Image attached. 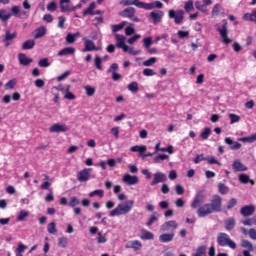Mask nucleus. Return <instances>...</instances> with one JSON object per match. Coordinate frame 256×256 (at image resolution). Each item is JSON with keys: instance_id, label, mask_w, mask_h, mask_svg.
Returning a JSON list of instances; mask_svg holds the SVG:
<instances>
[{"instance_id": "obj_19", "label": "nucleus", "mask_w": 256, "mask_h": 256, "mask_svg": "<svg viewBox=\"0 0 256 256\" xmlns=\"http://www.w3.org/2000/svg\"><path fill=\"white\" fill-rule=\"evenodd\" d=\"M177 227H178L177 221L170 220L162 224L161 231H169V229H173V231H175Z\"/></svg>"}, {"instance_id": "obj_59", "label": "nucleus", "mask_w": 256, "mask_h": 256, "mask_svg": "<svg viewBox=\"0 0 256 256\" xmlns=\"http://www.w3.org/2000/svg\"><path fill=\"white\" fill-rule=\"evenodd\" d=\"M47 11H50L51 13L57 11V2H50L47 5Z\"/></svg>"}, {"instance_id": "obj_39", "label": "nucleus", "mask_w": 256, "mask_h": 256, "mask_svg": "<svg viewBox=\"0 0 256 256\" xmlns=\"http://www.w3.org/2000/svg\"><path fill=\"white\" fill-rule=\"evenodd\" d=\"M157 63V58L156 57H151L148 60H145L142 65L144 67H153Z\"/></svg>"}, {"instance_id": "obj_13", "label": "nucleus", "mask_w": 256, "mask_h": 256, "mask_svg": "<svg viewBox=\"0 0 256 256\" xmlns=\"http://www.w3.org/2000/svg\"><path fill=\"white\" fill-rule=\"evenodd\" d=\"M122 181L123 183H125L126 185H137V183H139V177L137 176H131L130 174H125L122 177Z\"/></svg>"}, {"instance_id": "obj_44", "label": "nucleus", "mask_w": 256, "mask_h": 256, "mask_svg": "<svg viewBox=\"0 0 256 256\" xmlns=\"http://www.w3.org/2000/svg\"><path fill=\"white\" fill-rule=\"evenodd\" d=\"M141 239H146V240L155 239V235L152 232H149L147 230H143Z\"/></svg>"}, {"instance_id": "obj_62", "label": "nucleus", "mask_w": 256, "mask_h": 256, "mask_svg": "<svg viewBox=\"0 0 256 256\" xmlns=\"http://www.w3.org/2000/svg\"><path fill=\"white\" fill-rule=\"evenodd\" d=\"M39 67H49V59L43 58L38 62Z\"/></svg>"}, {"instance_id": "obj_22", "label": "nucleus", "mask_w": 256, "mask_h": 256, "mask_svg": "<svg viewBox=\"0 0 256 256\" xmlns=\"http://www.w3.org/2000/svg\"><path fill=\"white\" fill-rule=\"evenodd\" d=\"M67 55H75V48L66 47L58 52V57H65Z\"/></svg>"}, {"instance_id": "obj_3", "label": "nucleus", "mask_w": 256, "mask_h": 256, "mask_svg": "<svg viewBox=\"0 0 256 256\" xmlns=\"http://www.w3.org/2000/svg\"><path fill=\"white\" fill-rule=\"evenodd\" d=\"M133 205H135V201L129 200L125 203H120L117 205L115 209H113L109 216L110 217H117L119 215H127L133 209Z\"/></svg>"}, {"instance_id": "obj_8", "label": "nucleus", "mask_w": 256, "mask_h": 256, "mask_svg": "<svg viewBox=\"0 0 256 256\" xmlns=\"http://www.w3.org/2000/svg\"><path fill=\"white\" fill-rule=\"evenodd\" d=\"M91 168H84L83 170L79 171L76 175L77 181L80 183H87L91 179Z\"/></svg>"}, {"instance_id": "obj_1", "label": "nucleus", "mask_w": 256, "mask_h": 256, "mask_svg": "<svg viewBox=\"0 0 256 256\" xmlns=\"http://www.w3.org/2000/svg\"><path fill=\"white\" fill-rule=\"evenodd\" d=\"M223 207V198L219 194L212 196L210 203L203 204L197 207L198 217H207L212 213H221Z\"/></svg>"}, {"instance_id": "obj_38", "label": "nucleus", "mask_w": 256, "mask_h": 256, "mask_svg": "<svg viewBox=\"0 0 256 256\" xmlns=\"http://www.w3.org/2000/svg\"><path fill=\"white\" fill-rule=\"evenodd\" d=\"M95 196L100 197V199H103V197L105 196V191L98 189L89 193V197H95Z\"/></svg>"}, {"instance_id": "obj_14", "label": "nucleus", "mask_w": 256, "mask_h": 256, "mask_svg": "<svg viewBox=\"0 0 256 256\" xmlns=\"http://www.w3.org/2000/svg\"><path fill=\"white\" fill-rule=\"evenodd\" d=\"M18 61H19V65H23V67H29V64L33 63V58L27 57V55L24 53H19Z\"/></svg>"}, {"instance_id": "obj_27", "label": "nucleus", "mask_w": 256, "mask_h": 256, "mask_svg": "<svg viewBox=\"0 0 256 256\" xmlns=\"http://www.w3.org/2000/svg\"><path fill=\"white\" fill-rule=\"evenodd\" d=\"M159 217H161V215L158 212H153L149 220L146 222L147 227H151L153 223L159 221Z\"/></svg>"}, {"instance_id": "obj_45", "label": "nucleus", "mask_w": 256, "mask_h": 256, "mask_svg": "<svg viewBox=\"0 0 256 256\" xmlns=\"http://www.w3.org/2000/svg\"><path fill=\"white\" fill-rule=\"evenodd\" d=\"M47 231L48 233H50V235H55V233H57V226L55 222H51L48 224Z\"/></svg>"}, {"instance_id": "obj_61", "label": "nucleus", "mask_w": 256, "mask_h": 256, "mask_svg": "<svg viewBox=\"0 0 256 256\" xmlns=\"http://www.w3.org/2000/svg\"><path fill=\"white\" fill-rule=\"evenodd\" d=\"M184 9H185L186 13H189V11H191V9H193V0H188L187 2H185Z\"/></svg>"}, {"instance_id": "obj_48", "label": "nucleus", "mask_w": 256, "mask_h": 256, "mask_svg": "<svg viewBox=\"0 0 256 256\" xmlns=\"http://www.w3.org/2000/svg\"><path fill=\"white\" fill-rule=\"evenodd\" d=\"M11 14H7L5 9H0V19L1 21H9Z\"/></svg>"}, {"instance_id": "obj_34", "label": "nucleus", "mask_w": 256, "mask_h": 256, "mask_svg": "<svg viewBox=\"0 0 256 256\" xmlns=\"http://www.w3.org/2000/svg\"><path fill=\"white\" fill-rule=\"evenodd\" d=\"M210 135H211V128L209 127H205L204 130L200 133V137L201 139H203V141H207Z\"/></svg>"}, {"instance_id": "obj_12", "label": "nucleus", "mask_w": 256, "mask_h": 256, "mask_svg": "<svg viewBox=\"0 0 256 256\" xmlns=\"http://www.w3.org/2000/svg\"><path fill=\"white\" fill-rule=\"evenodd\" d=\"M165 181H167V176H165V174L162 172H156L150 185L153 187L158 185V183H165Z\"/></svg>"}, {"instance_id": "obj_57", "label": "nucleus", "mask_w": 256, "mask_h": 256, "mask_svg": "<svg viewBox=\"0 0 256 256\" xmlns=\"http://www.w3.org/2000/svg\"><path fill=\"white\" fill-rule=\"evenodd\" d=\"M58 246L62 247V249H65V247H67V237H60L58 239Z\"/></svg>"}, {"instance_id": "obj_20", "label": "nucleus", "mask_w": 256, "mask_h": 256, "mask_svg": "<svg viewBox=\"0 0 256 256\" xmlns=\"http://www.w3.org/2000/svg\"><path fill=\"white\" fill-rule=\"evenodd\" d=\"M224 143H226V145H230V149H232V151H239V149L241 148V143L234 142L231 137H226L224 139Z\"/></svg>"}, {"instance_id": "obj_16", "label": "nucleus", "mask_w": 256, "mask_h": 256, "mask_svg": "<svg viewBox=\"0 0 256 256\" xmlns=\"http://www.w3.org/2000/svg\"><path fill=\"white\" fill-rule=\"evenodd\" d=\"M125 247H126V249H134V251H141L143 244L139 240H132V241H129L125 245Z\"/></svg>"}, {"instance_id": "obj_50", "label": "nucleus", "mask_w": 256, "mask_h": 256, "mask_svg": "<svg viewBox=\"0 0 256 256\" xmlns=\"http://www.w3.org/2000/svg\"><path fill=\"white\" fill-rule=\"evenodd\" d=\"M206 161L209 165H219L221 166V162L215 158V156L212 157H206Z\"/></svg>"}, {"instance_id": "obj_28", "label": "nucleus", "mask_w": 256, "mask_h": 256, "mask_svg": "<svg viewBox=\"0 0 256 256\" xmlns=\"http://www.w3.org/2000/svg\"><path fill=\"white\" fill-rule=\"evenodd\" d=\"M240 183H243L244 185H247V183H251V185H255V182L249 178V175L247 174H240L238 177Z\"/></svg>"}, {"instance_id": "obj_7", "label": "nucleus", "mask_w": 256, "mask_h": 256, "mask_svg": "<svg viewBox=\"0 0 256 256\" xmlns=\"http://www.w3.org/2000/svg\"><path fill=\"white\" fill-rule=\"evenodd\" d=\"M136 10L133 7H127L123 11L120 12L121 17H124L126 19H130L131 21H134L135 23H139V18L135 16Z\"/></svg>"}, {"instance_id": "obj_40", "label": "nucleus", "mask_w": 256, "mask_h": 256, "mask_svg": "<svg viewBox=\"0 0 256 256\" xmlns=\"http://www.w3.org/2000/svg\"><path fill=\"white\" fill-rule=\"evenodd\" d=\"M5 41H13V39H17V33L7 30L5 35H4Z\"/></svg>"}, {"instance_id": "obj_26", "label": "nucleus", "mask_w": 256, "mask_h": 256, "mask_svg": "<svg viewBox=\"0 0 256 256\" xmlns=\"http://www.w3.org/2000/svg\"><path fill=\"white\" fill-rule=\"evenodd\" d=\"M234 171H247V166L242 164L240 160H235L232 164Z\"/></svg>"}, {"instance_id": "obj_4", "label": "nucleus", "mask_w": 256, "mask_h": 256, "mask_svg": "<svg viewBox=\"0 0 256 256\" xmlns=\"http://www.w3.org/2000/svg\"><path fill=\"white\" fill-rule=\"evenodd\" d=\"M217 244L219 247H229L230 249H237V243L235 241L231 240V237H229V234L221 232L217 235Z\"/></svg>"}, {"instance_id": "obj_24", "label": "nucleus", "mask_w": 256, "mask_h": 256, "mask_svg": "<svg viewBox=\"0 0 256 256\" xmlns=\"http://www.w3.org/2000/svg\"><path fill=\"white\" fill-rule=\"evenodd\" d=\"M81 35V33L80 32H76V33H68L67 35H66V43H68V44H73V43H75L76 41H77V37H79Z\"/></svg>"}, {"instance_id": "obj_49", "label": "nucleus", "mask_w": 256, "mask_h": 256, "mask_svg": "<svg viewBox=\"0 0 256 256\" xmlns=\"http://www.w3.org/2000/svg\"><path fill=\"white\" fill-rule=\"evenodd\" d=\"M165 159H169V155L167 154H159L153 159L154 163H161V161H165Z\"/></svg>"}, {"instance_id": "obj_2", "label": "nucleus", "mask_w": 256, "mask_h": 256, "mask_svg": "<svg viewBox=\"0 0 256 256\" xmlns=\"http://www.w3.org/2000/svg\"><path fill=\"white\" fill-rule=\"evenodd\" d=\"M124 5H135L138 9H145L146 11H151V9H163V3L159 0L155 1L154 3H145L139 0H128L121 2Z\"/></svg>"}, {"instance_id": "obj_9", "label": "nucleus", "mask_w": 256, "mask_h": 256, "mask_svg": "<svg viewBox=\"0 0 256 256\" xmlns=\"http://www.w3.org/2000/svg\"><path fill=\"white\" fill-rule=\"evenodd\" d=\"M201 203H205V192L203 191H199L198 193H196L190 207L192 209H197L199 205H201Z\"/></svg>"}, {"instance_id": "obj_32", "label": "nucleus", "mask_w": 256, "mask_h": 256, "mask_svg": "<svg viewBox=\"0 0 256 256\" xmlns=\"http://www.w3.org/2000/svg\"><path fill=\"white\" fill-rule=\"evenodd\" d=\"M238 141H241V143H255L256 133H254V134H252L251 136H248V137L239 138Z\"/></svg>"}, {"instance_id": "obj_17", "label": "nucleus", "mask_w": 256, "mask_h": 256, "mask_svg": "<svg viewBox=\"0 0 256 256\" xmlns=\"http://www.w3.org/2000/svg\"><path fill=\"white\" fill-rule=\"evenodd\" d=\"M255 213V206L249 205L244 206L240 209V214L243 215V217H251Z\"/></svg>"}, {"instance_id": "obj_18", "label": "nucleus", "mask_w": 256, "mask_h": 256, "mask_svg": "<svg viewBox=\"0 0 256 256\" xmlns=\"http://www.w3.org/2000/svg\"><path fill=\"white\" fill-rule=\"evenodd\" d=\"M175 239V232L164 233L159 236L160 243H171Z\"/></svg>"}, {"instance_id": "obj_52", "label": "nucleus", "mask_w": 256, "mask_h": 256, "mask_svg": "<svg viewBox=\"0 0 256 256\" xmlns=\"http://www.w3.org/2000/svg\"><path fill=\"white\" fill-rule=\"evenodd\" d=\"M15 85H17V80L11 79V80H9V81L5 84V89H6V90L15 89Z\"/></svg>"}, {"instance_id": "obj_25", "label": "nucleus", "mask_w": 256, "mask_h": 256, "mask_svg": "<svg viewBox=\"0 0 256 256\" xmlns=\"http://www.w3.org/2000/svg\"><path fill=\"white\" fill-rule=\"evenodd\" d=\"M224 225H225L226 231H233V229H235V225H236L235 218H228L225 221Z\"/></svg>"}, {"instance_id": "obj_60", "label": "nucleus", "mask_w": 256, "mask_h": 256, "mask_svg": "<svg viewBox=\"0 0 256 256\" xmlns=\"http://www.w3.org/2000/svg\"><path fill=\"white\" fill-rule=\"evenodd\" d=\"M143 75L145 77H153V75H155V71L153 69H151V68H145L143 70Z\"/></svg>"}, {"instance_id": "obj_47", "label": "nucleus", "mask_w": 256, "mask_h": 256, "mask_svg": "<svg viewBox=\"0 0 256 256\" xmlns=\"http://www.w3.org/2000/svg\"><path fill=\"white\" fill-rule=\"evenodd\" d=\"M84 90L86 91L87 97H93V95H95V87L86 85L84 86Z\"/></svg>"}, {"instance_id": "obj_54", "label": "nucleus", "mask_w": 256, "mask_h": 256, "mask_svg": "<svg viewBox=\"0 0 256 256\" xmlns=\"http://www.w3.org/2000/svg\"><path fill=\"white\" fill-rule=\"evenodd\" d=\"M151 45H153V38L146 37L143 39V46L145 47V49H149V47H151Z\"/></svg>"}, {"instance_id": "obj_23", "label": "nucleus", "mask_w": 256, "mask_h": 256, "mask_svg": "<svg viewBox=\"0 0 256 256\" xmlns=\"http://www.w3.org/2000/svg\"><path fill=\"white\" fill-rule=\"evenodd\" d=\"M69 3H71V0H60V11L62 13H69V11H71Z\"/></svg>"}, {"instance_id": "obj_6", "label": "nucleus", "mask_w": 256, "mask_h": 256, "mask_svg": "<svg viewBox=\"0 0 256 256\" xmlns=\"http://www.w3.org/2000/svg\"><path fill=\"white\" fill-rule=\"evenodd\" d=\"M216 31L219 32L220 37L222 38V43L225 45H229V43H232L233 40L229 38L227 35L229 31L227 30V20H223V25L221 28H217Z\"/></svg>"}, {"instance_id": "obj_21", "label": "nucleus", "mask_w": 256, "mask_h": 256, "mask_svg": "<svg viewBox=\"0 0 256 256\" xmlns=\"http://www.w3.org/2000/svg\"><path fill=\"white\" fill-rule=\"evenodd\" d=\"M150 17L153 20L154 25H157V23H161L163 19V11H152Z\"/></svg>"}, {"instance_id": "obj_10", "label": "nucleus", "mask_w": 256, "mask_h": 256, "mask_svg": "<svg viewBox=\"0 0 256 256\" xmlns=\"http://www.w3.org/2000/svg\"><path fill=\"white\" fill-rule=\"evenodd\" d=\"M115 39H116V47L119 49H123L124 53H127L129 51V46L125 44V36L122 34H115Z\"/></svg>"}, {"instance_id": "obj_64", "label": "nucleus", "mask_w": 256, "mask_h": 256, "mask_svg": "<svg viewBox=\"0 0 256 256\" xmlns=\"http://www.w3.org/2000/svg\"><path fill=\"white\" fill-rule=\"evenodd\" d=\"M248 235H249L250 239H253L254 241H256V230L254 228H251L248 231Z\"/></svg>"}, {"instance_id": "obj_31", "label": "nucleus", "mask_w": 256, "mask_h": 256, "mask_svg": "<svg viewBox=\"0 0 256 256\" xmlns=\"http://www.w3.org/2000/svg\"><path fill=\"white\" fill-rule=\"evenodd\" d=\"M244 21H252L256 24V9L252 11V13H246L243 15Z\"/></svg>"}, {"instance_id": "obj_55", "label": "nucleus", "mask_w": 256, "mask_h": 256, "mask_svg": "<svg viewBox=\"0 0 256 256\" xmlns=\"http://www.w3.org/2000/svg\"><path fill=\"white\" fill-rule=\"evenodd\" d=\"M103 60H101V57L96 56L94 59V65L96 67V69H98L99 71H101L103 69V66H101Z\"/></svg>"}, {"instance_id": "obj_15", "label": "nucleus", "mask_w": 256, "mask_h": 256, "mask_svg": "<svg viewBox=\"0 0 256 256\" xmlns=\"http://www.w3.org/2000/svg\"><path fill=\"white\" fill-rule=\"evenodd\" d=\"M86 51H99V48H97V46H95V42H93L90 39L84 38L83 52H86Z\"/></svg>"}, {"instance_id": "obj_36", "label": "nucleus", "mask_w": 256, "mask_h": 256, "mask_svg": "<svg viewBox=\"0 0 256 256\" xmlns=\"http://www.w3.org/2000/svg\"><path fill=\"white\" fill-rule=\"evenodd\" d=\"M128 91H130V93H138L139 92V83L137 82H131L128 85Z\"/></svg>"}, {"instance_id": "obj_30", "label": "nucleus", "mask_w": 256, "mask_h": 256, "mask_svg": "<svg viewBox=\"0 0 256 256\" xmlns=\"http://www.w3.org/2000/svg\"><path fill=\"white\" fill-rule=\"evenodd\" d=\"M47 35V28L44 26L39 27L36 29V34L34 36L35 39H41V37H45Z\"/></svg>"}, {"instance_id": "obj_29", "label": "nucleus", "mask_w": 256, "mask_h": 256, "mask_svg": "<svg viewBox=\"0 0 256 256\" xmlns=\"http://www.w3.org/2000/svg\"><path fill=\"white\" fill-rule=\"evenodd\" d=\"M97 7L95 2L89 4L88 8L83 11L84 17L87 15H95V11H93Z\"/></svg>"}, {"instance_id": "obj_41", "label": "nucleus", "mask_w": 256, "mask_h": 256, "mask_svg": "<svg viewBox=\"0 0 256 256\" xmlns=\"http://www.w3.org/2000/svg\"><path fill=\"white\" fill-rule=\"evenodd\" d=\"M218 191L221 195H227V193H229V188L225 184L220 182L218 184Z\"/></svg>"}, {"instance_id": "obj_35", "label": "nucleus", "mask_w": 256, "mask_h": 256, "mask_svg": "<svg viewBox=\"0 0 256 256\" xmlns=\"http://www.w3.org/2000/svg\"><path fill=\"white\" fill-rule=\"evenodd\" d=\"M192 256H207V247L200 246L197 248L196 253L192 254Z\"/></svg>"}, {"instance_id": "obj_37", "label": "nucleus", "mask_w": 256, "mask_h": 256, "mask_svg": "<svg viewBox=\"0 0 256 256\" xmlns=\"http://www.w3.org/2000/svg\"><path fill=\"white\" fill-rule=\"evenodd\" d=\"M33 47H35V40H26L22 45L24 50L33 49Z\"/></svg>"}, {"instance_id": "obj_56", "label": "nucleus", "mask_w": 256, "mask_h": 256, "mask_svg": "<svg viewBox=\"0 0 256 256\" xmlns=\"http://www.w3.org/2000/svg\"><path fill=\"white\" fill-rule=\"evenodd\" d=\"M79 203H80L79 199H77L76 196H73L70 198L68 205H69V207H77V205H79Z\"/></svg>"}, {"instance_id": "obj_11", "label": "nucleus", "mask_w": 256, "mask_h": 256, "mask_svg": "<svg viewBox=\"0 0 256 256\" xmlns=\"http://www.w3.org/2000/svg\"><path fill=\"white\" fill-rule=\"evenodd\" d=\"M50 133H67L69 128L65 124L56 123L49 128Z\"/></svg>"}, {"instance_id": "obj_42", "label": "nucleus", "mask_w": 256, "mask_h": 256, "mask_svg": "<svg viewBox=\"0 0 256 256\" xmlns=\"http://www.w3.org/2000/svg\"><path fill=\"white\" fill-rule=\"evenodd\" d=\"M229 119H230V125H233L241 121V116L231 113L229 114Z\"/></svg>"}, {"instance_id": "obj_43", "label": "nucleus", "mask_w": 256, "mask_h": 256, "mask_svg": "<svg viewBox=\"0 0 256 256\" xmlns=\"http://www.w3.org/2000/svg\"><path fill=\"white\" fill-rule=\"evenodd\" d=\"M241 247L244 249H247L248 251H254L255 248H253V244L249 240H243Z\"/></svg>"}, {"instance_id": "obj_5", "label": "nucleus", "mask_w": 256, "mask_h": 256, "mask_svg": "<svg viewBox=\"0 0 256 256\" xmlns=\"http://www.w3.org/2000/svg\"><path fill=\"white\" fill-rule=\"evenodd\" d=\"M184 15H185V11L183 10H169L168 11V16L170 19H174V23L176 25H181L183 23V19H184Z\"/></svg>"}, {"instance_id": "obj_63", "label": "nucleus", "mask_w": 256, "mask_h": 256, "mask_svg": "<svg viewBox=\"0 0 256 256\" xmlns=\"http://www.w3.org/2000/svg\"><path fill=\"white\" fill-rule=\"evenodd\" d=\"M175 191L177 195H183V193H185V188H183V186H181V184H177L175 186Z\"/></svg>"}, {"instance_id": "obj_53", "label": "nucleus", "mask_w": 256, "mask_h": 256, "mask_svg": "<svg viewBox=\"0 0 256 256\" xmlns=\"http://www.w3.org/2000/svg\"><path fill=\"white\" fill-rule=\"evenodd\" d=\"M195 7L196 9H198V11H202V13H205V11H207V7H205V4L201 1H196Z\"/></svg>"}, {"instance_id": "obj_58", "label": "nucleus", "mask_w": 256, "mask_h": 256, "mask_svg": "<svg viewBox=\"0 0 256 256\" xmlns=\"http://www.w3.org/2000/svg\"><path fill=\"white\" fill-rule=\"evenodd\" d=\"M235 205H237V199L231 198L226 205V209H228V210L233 209V207H235Z\"/></svg>"}, {"instance_id": "obj_46", "label": "nucleus", "mask_w": 256, "mask_h": 256, "mask_svg": "<svg viewBox=\"0 0 256 256\" xmlns=\"http://www.w3.org/2000/svg\"><path fill=\"white\" fill-rule=\"evenodd\" d=\"M25 249H27V246L25 244H19L16 248V256H23V253H25Z\"/></svg>"}, {"instance_id": "obj_33", "label": "nucleus", "mask_w": 256, "mask_h": 256, "mask_svg": "<svg viewBox=\"0 0 256 256\" xmlns=\"http://www.w3.org/2000/svg\"><path fill=\"white\" fill-rule=\"evenodd\" d=\"M127 25V22L122 21L120 24L111 25L112 33H117L123 29Z\"/></svg>"}, {"instance_id": "obj_51", "label": "nucleus", "mask_w": 256, "mask_h": 256, "mask_svg": "<svg viewBox=\"0 0 256 256\" xmlns=\"http://www.w3.org/2000/svg\"><path fill=\"white\" fill-rule=\"evenodd\" d=\"M29 217V212L21 210L17 216V221H25V218Z\"/></svg>"}]
</instances>
